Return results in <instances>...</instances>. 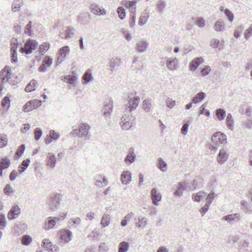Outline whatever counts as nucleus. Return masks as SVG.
I'll return each instance as SVG.
<instances>
[{
    "label": "nucleus",
    "instance_id": "obj_1",
    "mask_svg": "<svg viewBox=\"0 0 252 252\" xmlns=\"http://www.w3.org/2000/svg\"><path fill=\"white\" fill-rule=\"evenodd\" d=\"M91 126L87 123H82L79 126V129H74L72 133H75L79 138H84L85 139H89L91 135L90 132Z\"/></svg>",
    "mask_w": 252,
    "mask_h": 252
},
{
    "label": "nucleus",
    "instance_id": "obj_2",
    "mask_svg": "<svg viewBox=\"0 0 252 252\" xmlns=\"http://www.w3.org/2000/svg\"><path fill=\"white\" fill-rule=\"evenodd\" d=\"M62 197V195L59 193L54 194L50 196L47 202V204L51 212H55L59 208Z\"/></svg>",
    "mask_w": 252,
    "mask_h": 252
},
{
    "label": "nucleus",
    "instance_id": "obj_3",
    "mask_svg": "<svg viewBox=\"0 0 252 252\" xmlns=\"http://www.w3.org/2000/svg\"><path fill=\"white\" fill-rule=\"evenodd\" d=\"M38 46L37 42L35 40L29 39L25 43L24 46L21 47L20 52L28 55L34 50Z\"/></svg>",
    "mask_w": 252,
    "mask_h": 252
},
{
    "label": "nucleus",
    "instance_id": "obj_4",
    "mask_svg": "<svg viewBox=\"0 0 252 252\" xmlns=\"http://www.w3.org/2000/svg\"><path fill=\"white\" fill-rule=\"evenodd\" d=\"M60 223V219L57 217H48L44 224V229L49 230L51 229H55L58 227V224Z\"/></svg>",
    "mask_w": 252,
    "mask_h": 252
},
{
    "label": "nucleus",
    "instance_id": "obj_5",
    "mask_svg": "<svg viewBox=\"0 0 252 252\" xmlns=\"http://www.w3.org/2000/svg\"><path fill=\"white\" fill-rule=\"evenodd\" d=\"M211 140L216 145H225L227 143V138L225 134L218 131L212 136Z\"/></svg>",
    "mask_w": 252,
    "mask_h": 252
},
{
    "label": "nucleus",
    "instance_id": "obj_6",
    "mask_svg": "<svg viewBox=\"0 0 252 252\" xmlns=\"http://www.w3.org/2000/svg\"><path fill=\"white\" fill-rule=\"evenodd\" d=\"M42 101L38 99H33L28 101L23 107L25 112H29L41 106Z\"/></svg>",
    "mask_w": 252,
    "mask_h": 252
},
{
    "label": "nucleus",
    "instance_id": "obj_7",
    "mask_svg": "<svg viewBox=\"0 0 252 252\" xmlns=\"http://www.w3.org/2000/svg\"><path fill=\"white\" fill-rule=\"evenodd\" d=\"M70 49L68 46H64L61 48L58 51V57L56 61L57 65L62 63L66 58L67 55L69 54Z\"/></svg>",
    "mask_w": 252,
    "mask_h": 252
},
{
    "label": "nucleus",
    "instance_id": "obj_8",
    "mask_svg": "<svg viewBox=\"0 0 252 252\" xmlns=\"http://www.w3.org/2000/svg\"><path fill=\"white\" fill-rule=\"evenodd\" d=\"M90 10L92 13L96 16H105L107 13L106 10L102 6L96 3H93L91 5Z\"/></svg>",
    "mask_w": 252,
    "mask_h": 252
},
{
    "label": "nucleus",
    "instance_id": "obj_9",
    "mask_svg": "<svg viewBox=\"0 0 252 252\" xmlns=\"http://www.w3.org/2000/svg\"><path fill=\"white\" fill-rule=\"evenodd\" d=\"M60 243L65 244L71 240L72 232L68 229H62L59 232Z\"/></svg>",
    "mask_w": 252,
    "mask_h": 252
},
{
    "label": "nucleus",
    "instance_id": "obj_10",
    "mask_svg": "<svg viewBox=\"0 0 252 252\" xmlns=\"http://www.w3.org/2000/svg\"><path fill=\"white\" fill-rule=\"evenodd\" d=\"M133 117L130 115H125L121 119V125L123 129L127 130L132 126Z\"/></svg>",
    "mask_w": 252,
    "mask_h": 252
},
{
    "label": "nucleus",
    "instance_id": "obj_11",
    "mask_svg": "<svg viewBox=\"0 0 252 252\" xmlns=\"http://www.w3.org/2000/svg\"><path fill=\"white\" fill-rule=\"evenodd\" d=\"M241 220V216L239 213L231 214L223 216L221 220H225L229 224H233Z\"/></svg>",
    "mask_w": 252,
    "mask_h": 252
},
{
    "label": "nucleus",
    "instance_id": "obj_12",
    "mask_svg": "<svg viewBox=\"0 0 252 252\" xmlns=\"http://www.w3.org/2000/svg\"><path fill=\"white\" fill-rule=\"evenodd\" d=\"M229 154L227 149H221L217 157V162L220 165L224 163L228 159Z\"/></svg>",
    "mask_w": 252,
    "mask_h": 252
},
{
    "label": "nucleus",
    "instance_id": "obj_13",
    "mask_svg": "<svg viewBox=\"0 0 252 252\" xmlns=\"http://www.w3.org/2000/svg\"><path fill=\"white\" fill-rule=\"evenodd\" d=\"M167 68L171 71L177 70L179 68V63L177 58H166Z\"/></svg>",
    "mask_w": 252,
    "mask_h": 252
},
{
    "label": "nucleus",
    "instance_id": "obj_14",
    "mask_svg": "<svg viewBox=\"0 0 252 252\" xmlns=\"http://www.w3.org/2000/svg\"><path fill=\"white\" fill-rule=\"evenodd\" d=\"M154 101L151 98H145L142 102V108L146 113L151 112L154 107Z\"/></svg>",
    "mask_w": 252,
    "mask_h": 252
},
{
    "label": "nucleus",
    "instance_id": "obj_15",
    "mask_svg": "<svg viewBox=\"0 0 252 252\" xmlns=\"http://www.w3.org/2000/svg\"><path fill=\"white\" fill-rule=\"evenodd\" d=\"M122 63V60L119 57L112 58L109 62V69L111 72H114Z\"/></svg>",
    "mask_w": 252,
    "mask_h": 252
},
{
    "label": "nucleus",
    "instance_id": "obj_16",
    "mask_svg": "<svg viewBox=\"0 0 252 252\" xmlns=\"http://www.w3.org/2000/svg\"><path fill=\"white\" fill-rule=\"evenodd\" d=\"M53 63V59L49 56H46L43 61L41 65L38 67V70L40 72H45L47 68L51 66Z\"/></svg>",
    "mask_w": 252,
    "mask_h": 252
},
{
    "label": "nucleus",
    "instance_id": "obj_17",
    "mask_svg": "<svg viewBox=\"0 0 252 252\" xmlns=\"http://www.w3.org/2000/svg\"><path fill=\"white\" fill-rule=\"evenodd\" d=\"M204 59L202 57H197L193 59L189 65V69L191 71H195L197 70L198 67L204 62Z\"/></svg>",
    "mask_w": 252,
    "mask_h": 252
},
{
    "label": "nucleus",
    "instance_id": "obj_18",
    "mask_svg": "<svg viewBox=\"0 0 252 252\" xmlns=\"http://www.w3.org/2000/svg\"><path fill=\"white\" fill-rule=\"evenodd\" d=\"M135 159L136 155L134 153V148L131 147L127 152V154L124 159V161L126 164L130 165L134 162Z\"/></svg>",
    "mask_w": 252,
    "mask_h": 252
},
{
    "label": "nucleus",
    "instance_id": "obj_19",
    "mask_svg": "<svg viewBox=\"0 0 252 252\" xmlns=\"http://www.w3.org/2000/svg\"><path fill=\"white\" fill-rule=\"evenodd\" d=\"M57 159L55 154L48 153L46 156V165L52 169H54L56 164Z\"/></svg>",
    "mask_w": 252,
    "mask_h": 252
},
{
    "label": "nucleus",
    "instance_id": "obj_20",
    "mask_svg": "<svg viewBox=\"0 0 252 252\" xmlns=\"http://www.w3.org/2000/svg\"><path fill=\"white\" fill-rule=\"evenodd\" d=\"M10 159L7 157H3L0 158V176H3V170L8 168L10 165Z\"/></svg>",
    "mask_w": 252,
    "mask_h": 252
},
{
    "label": "nucleus",
    "instance_id": "obj_21",
    "mask_svg": "<svg viewBox=\"0 0 252 252\" xmlns=\"http://www.w3.org/2000/svg\"><path fill=\"white\" fill-rule=\"evenodd\" d=\"M139 101L140 97L139 96H135L129 98L127 104L129 111L131 112L135 110L139 105Z\"/></svg>",
    "mask_w": 252,
    "mask_h": 252
},
{
    "label": "nucleus",
    "instance_id": "obj_22",
    "mask_svg": "<svg viewBox=\"0 0 252 252\" xmlns=\"http://www.w3.org/2000/svg\"><path fill=\"white\" fill-rule=\"evenodd\" d=\"M108 184V181L104 176L98 175L95 178V185L98 188H101Z\"/></svg>",
    "mask_w": 252,
    "mask_h": 252
},
{
    "label": "nucleus",
    "instance_id": "obj_23",
    "mask_svg": "<svg viewBox=\"0 0 252 252\" xmlns=\"http://www.w3.org/2000/svg\"><path fill=\"white\" fill-rule=\"evenodd\" d=\"M188 184V182L187 181L179 183L177 189L174 192V195L178 197L182 196L183 191L185 190L187 188Z\"/></svg>",
    "mask_w": 252,
    "mask_h": 252
},
{
    "label": "nucleus",
    "instance_id": "obj_24",
    "mask_svg": "<svg viewBox=\"0 0 252 252\" xmlns=\"http://www.w3.org/2000/svg\"><path fill=\"white\" fill-rule=\"evenodd\" d=\"M21 212V209L18 205H14L8 214V218L9 220H13L17 218Z\"/></svg>",
    "mask_w": 252,
    "mask_h": 252
},
{
    "label": "nucleus",
    "instance_id": "obj_25",
    "mask_svg": "<svg viewBox=\"0 0 252 252\" xmlns=\"http://www.w3.org/2000/svg\"><path fill=\"white\" fill-rule=\"evenodd\" d=\"M151 194L153 203L155 205H158V202L160 201L161 199L160 193L158 191L157 188H153L151 190Z\"/></svg>",
    "mask_w": 252,
    "mask_h": 252
},
{
    "label": "nucleus",
    "instance_id": "obj_26",
    "mask_svg": "<svg viewBox=\"0 0 252 252\" xmlns=\"http://www.w3.org/2000/svg\"><path fill=\"white\" fill-rule=\"evenodd\" d=\"M149 16V10L148 9V8H146L141 14L138 21V25L140 26H143L145 25L147 23Z\"/></svg>",
    "mask_w": 252,
    "mask_h": 252
},
{
    "label": "nucleus",
    "instance_id": "obj_27",
    "mask_svg": "<svg viewBox=\"0 0 252 252\" xmlns=\"http://www.w3.org/2000/svg\"><path fill=\"white\" fill-rule=\"evenodd\" d=\"M149 43L145 40H141L136 44V50L138 53H144L147 51Z\"/></svg>",
    "mask_w": 252,
    "mask_h": 252
},
{
    "label": "nucleus",
    "instance_id": "obj_28",
    "mask_svg": "<svg viewBox=\"0 0 252 252\" xmlns=\"http://www.w3.org/2000/svg\"><path fill=\"white\" fill-rule=\"evenodd\" d=\"M42 243L43 246L48 252H57L59 251V248L56 245H52L51 241L48 239H44Z\"/></svg>",
    "mask_w": 252,
    "mask_h": 252
},
{
    "label": "nucleus",
    "instance_id": "obj_29",
    "mask_svg": "<svg viewBox=\"0 0 252 252\" xmlns=\"http://www.w3.org/2000/svg\"><path fill=\"white\" fill-rule=\"evenodd\" d=\"M113 104L112 101H110L108 103L105 104L102 109L103 116L106 119L109 118L112 112Z\"/></svg>",
    "mask_w": 252,
    "mask_h": 252
},
{
    "label": "nucleus",
    "instance_id": "obj_30",
    "mask_svg": "<svg viewBox=\"0 0 252 252\" xmlns=\"http://www.w3.org/2000/svg\"><path fill=\"white\" fill-rule=\"evenodd\" d=\"M121 181L123 185H128L131 181V174L130 171L126 170L123 172L121 175Z\"/></svg>",
    "mask_w": 252,
    "mask_h": 252
},
{
    "label": "nucleus",
    "instance_id": "obj_31",
    "mask_svg": "<svg viewBox=\"0 0 252 252\" xmlns=\"http://www.w3.org/2000/svg\"><path fill=\"white\" fill-rule=\"evenodd\" d=\"M94 78L92 75V70L88 69L82 78V83L83 85H86L93 80Z\"/></svg>",
    "mask_w": 252,
    "mask_h": 252
},
{
    "label": "nucleus",
    "instance_id": "obj_32",
    "mask_svg": "<svg viewBox=\"0 0 252 252\" xmlns=\"http://www.w3.org/2000/svg\"><path fill=\"white\" fill-rule=\"evenodd\" d=\"M226 125L227 128L233 131L234 129V119L230 113L227 114L226 118Z\"/></svg>",
    "mask_w": 252,
    "mask_h": 252
},
{
    "label": "nucleus",
    "instance_id": "obj_33",
    "mask_svg": "<svg viewBox=\"0 0 252 252\" xmlns=\"http://www.w3.org/2000/svg\"><path fill=\"white\" fill-rule=\"evenodd\" d=\"M214 29L217 32L224 31L225 30L224 22L221 20H218L214 24Z\"/></svg>",
    "mask_w": 252,
    "mask_h": 252
},
{
    "label": "nucleus",
    "instance_id": "obj_34",
    "mask_svg": "<svg viewBox=\"0 0 252 252\" xmlns=\"http://www.w3.org/2000/svg\"><path fill=\"white\" fill-rule=\"evenodd\" d=\"M136 0L126 1V5L130 11L131 14H136Z\"/></svg>",
    "mask_w": 252,
    "mask_h": 252
},
{
    "label": "nucleus",
    "instance_id": "obj_35",
    "mask_svg": "<svg viewBox=\"0 0 252 252\" xmlns=\"http://www.w3.org/2000/svg\"><path fill=\"white\" fill-rule=\"evenodd\" d=\"M205 192L200 191L197 193H193L191 195V199L194 202H200L205 196Z\"/></svg>",
    "mask_w": 252,
    "mask_h": 252
},
{
    "label": "nucleus",
    "instance_id": "obj_36",
    "mask_svg": "<svg viewBox=\"0 0 252 252\" xmlns=\"http://www.w3.org/2000/svg\"><path fill=\"white\" fill-rule=\"evenodd\" d=\"M11 68L9 66H6L3 68L0 72V76L3 77H7V79H11Z\"/></svg>",
    "mask_w": 252,
    "mask_h": 252
},
{
    "label": "nucleus",
    "instance_id": "obj_37",
    "mask_svg": "<svg viewBox=\"0 0 252 252\" xmlns=\"http://www.w3.org/2000/svg\"><path fill=\"white\" fill-rule=\"evenodd\" d=\"M111 217L110 215L104 214L100 221V224L103 227L108 226L110 223Z\"/></svg>",
    "mask_w": 252,
    "mask_h": 252
},
{
    "label": "nucleus",
    "instance_id": "obj_38",
    "mask_svg": "<svg viewBox=\"0 0 252 252\" xmlns=\"http://www.w3.org/2000/svg\"><path fill=\"white\" fill-rule=\"evenodd\" d=\"M157 166L162 172H166L167 170V165L166 163L161 158L158 159Z\"/></svg>",
    "mask_w": 252,
    "mask_h": 252
},
{
    "label": "nucleus",
    "instance_id": "obj_39",
    "mask_svg": "<svg viewBox=\"0 0 252 252\" xmlns=\"http://www.w3.org/2000/svg\"><path fill=\"white\" fill-rule=\"evenodd\" d=\"M206 97V94L204 92H200L194 95L192 99V102L198 103L203 100Z\"/></svg>",
    "mask_w": 252,
    "mask_h": 252
},
{
    "label": "nucleus",
    "instance_id": "obj_40",
    "mask_svg": "<svg viewBox=\"0 0 252 252\" xmlns=\"http://www.w3.org/2000/svg\"><path fill=\"white\" fill-rule=\"evenodd\" d=\"M148 220L145 217L139 218L136 222V226L138 228L144 229L147 224Z\"/></svg>",
    "mask_w": 252,
    "mask_h": 252
},
{
    "label": "nucleus",
    "instance_id": "obj_41",
    "mask_svg": "<svg viewBox=\"0 0 252 252\" xmlns=\"http://www.w3.org/2000/svg\"><path fill=\"white\" fill-rule=\"evenodd\" d=\"M23 4V0H14L12 5V10L14 12L18 11Z\"/></svg>",
    "mask_w": 252,
    "mask_h": 252
},
{
    "label": "nucleus",
    "instance_id": "obj_42",
    "mask_svg": "<svg viewBox=\"0 0 252 252\" xmlns=\"http://www.w3.org/2000/svg\"><path fill=\"white\" fill-rule=\"evenodd\" d=\"M37 84V83L35 80H32L26 86L25 91L28 93L34 91L36 89Z\"/></svg>",
    "mask_w": 252,
    "mask_h": 252
},
{
    "label": "nucleus",
    "instance_id": "obj_43",
    "mask_svg": "<svg viewBox=\"0 0 252 252\" xmlns=\"http://www.w3.org/2000/svg\"><path fill=\"white\" fill-rule=\"evenodd\" d=\"M75 32V28L71 27H68L65 31V35L64 37L65 39H68L72 38L74 35V32ZM62 38H63V37H62Z\"/></svg>",
    "mask_w": 252,
    "mask_h": 252
},
{
    "label": "nucleus",
    "instance_id": "obj_44",
    "mask_svg": "<svg viewBox=\"0 0 252 252\" xmlns=\"http://www.w3.org/2000/svg\"><path fill=\"white\" fill-rule=\"evenodd\" d=\"M3 192L5 195L11 197L13 195L15 190L10 184H7L3 189Z\"/></svg>",
    "mask_w": 252,
    "mask_h": 252
},
{
    "label": "nucleus",
    "instance_id": "obj_45",
    "mask_svg": "<svg viewBox=\"0 0 252 252\" xmlns=\"http://www.w3.org/2000/svg\"><path fill=\"white\" fill-rule=\"evenodd\" d=\"M216 114L219 120L222 121L226 116V112L224 109L219 108L216 110Z\"/></svg>",
    "mask_w": 252,
    "mask_h": 252
},
{
    "label": "nucleus",
    "instance_id": "obj_46",
    "mask_svg": "<svg viewBox=\"0 0 252 252\" xmlns=\"http://www.w3.org/2000/svg\"><path fill=\"white\" fill-rule=\"evenodd\" d=\"M129 248V244L125 241L121 242L119 245L118 252H126Z\"/></svg>",
    "mask_w": 252,
    "mask_h": 252
},
{
    "label": "nucleus",
    "instance_id": "obj_47",
    "mask_svg": "<svg viewBox=\"0 0 252 252\" xmlns=\"http://www.w3.org/2000/svg\"><path fill=\"white\" fill-rule=\"evenodd\" d=\"M134 216V213L130 212L128 213L122 220L121 224L122 226H125L127 225V222L129 221L131 218Z\"/></svg>",
    "mask_w": 252,
    "mask_h": 252
},
{
    "label": "nucleus",
    "instance_id": "obj_48",
    "mask_svg": "<svg viewBox=\"0 0 252 252\" xmlns=\"http://www.w3.org/2000/svg\"><path fill=\"white\" fill-rule=\"evenodd\" d=\"M165 1L164 0H159L157 2V8L160 13H163L165 7Z\"/></svg>",
    "mask_w": 252,
    "mask_h": 252
},
{
    "label": "nucleus",
    "instance_id": "obj_49",
    "mask_svg": "<svg viewBox=\"0 0 252 252\" xmlns=\"http://www.w3.org/2000/svg\"><path fill=\"white\" fill-rule=\"evenodd\" d=\"M81 220L79 217H76L75 218H72L69 220L68 223L73 227H77L79 225L81 224Z\"/></svg>",
    "mask_w": 252,
    "mask_h": 252
},
{
    "label": "nucleus",
    "instance_id": "obj_50",
    "mask_svg": "<svg viewBox=\"0 0 252 252\" xmlns=\"http://www.w3.org/2000/svg\"><path fill=\"white\" fill-rule=\"evenodd\" d=\"M50 48V44L47 42H44L41 45L39 46V52L42 54L43 55Z\"/></svg>",
    "mask_w": 252,
    "mask_h": 252
},
{
    "label": "nucleus",
    "instance_id": "obj_51",
    "mask_svg": "<svg viewBox=\"0 0 252 252\" xmlns=\"http://www.w3.org/2000/svg\"><path fill=\"white\" fill-rule=\"evenodd\" d=\"M195 23L198 27L202 28L205 26V20L202 17H198L195 19Z\"/></svg>",
    "mask_w": 252,
    "mask_h": 252
},
{
    "label": "nucleus",
    "instance_id": "obj_52",
    "mask_svg": "<svg viewBox=\"0 0 252 252\" xmlns=\"http://www.w3.org/2000/svg\"><path fill=\"white\" fill-rule=\"evenodd\" d=\"M10 100L8 96H5L1 101V106L5 110H7L10 107Z\"/></svg>",
    "mask_w": 252,
    "mask_h": 252
},
{
    "label": "nucleus",
    "instance_id": "obj_53",
    "mask_svg": "<svg viewBox=\"0 0 252 252\" xmlns=\"http://www.w3.org/2000/svg\"><path fill=\"white\" fill-rule=\"evenodd\" d=\"M30 162V158H27L24 160L22 163V165L19 166V174H22L28 167Z\"/></svg>",
    "mask_w": 252,
    "mask_h": 252
},
{
    "label": "nucleus",
    "instance_id": "obj_54",
    "mask_svg": "<svg viewBox=\"0 0 252 252\" xmlns=\"http://www.w3.org/2000/svg\"><path fill=\"white\" fill-rule=\"evenodd\" d=\"M217 196V194H216L214 192L211 191L210 192L208 195H207L206 201L207 204H208L210 205L213 201V200L215 199L216 197Z\"/></svg>",
    "mask_w": 252,
    "mask_h": 252
},
{
    "label": "nucleus",
    "instance_id": "obj_55",
    "mask_svg": "<svg viewBox=\"0 0 252 252\" xmlns=\"http://www.w3.org/2000/svg\"><path fill=\"white\" fill-rule=\"evenodd\" d=\"M7 144V137L5 134H0V148L5 147Z\"/></svg>",
    "mask_w": 252,
    "mask_h": 252
},
{
    "label": "nucleus",
    "instance_id": "obj_56",
    "mask_svg": "<svg viewBox=\"0 0 252 252\" xmlns=\"http://www.w3.org/2000/svg\"><path fill=\"white\" fill-rule=\"evenodd\" d=\"M10 51L11 52V62L12 63H16L18 61L17 50L14 47H13L12 49H10Z\"/></svg>",
    "mask_w": 252,
    "mask_h": 252
},
{
    "label": "nucleus",
    "instance_id": "obj_57",
    "mask_svg": "<svg viewBox=\"0 0 252 252\" xmlns=\"http://www.w3.org/2000/svg\"><path fill=\"white\" fill-rule=\"evenodd\" d=\"M32 241V238L28 235L23 236L22 239V243L23 245L27 246L29 245Z\"/></svg>",
    "mask_w": 252,
    "mask_h": 252
},
{
    "label": "nucleus",
    "instance_id": "obj_58",
    "mask_svg": "<svg viewBox=\"0 0 252 252\" xmlns=\"http://www.w3.org/2000/svg\"><path fill=\"white\" fill-rule=\"evenodd\" d=\"M65 79H67V82L69 84H74L77 79V77L75 75H69L65 77Z\"/></svg>",
    "mask_w": 252,
    "mask_h": 252
},
{
    "label": "nucleus",
    "instance_id": "obj_59",
    "mask_svg": "<svg viewBox=\"0 0 252 252\" xmlns=\"http://www.w3.org/2000/svg\"><path fill=\"white\" fill-rule=\"evenodd\" d=\"M32 28V22L29 21L28 24L26 26L25 32V33L28 34L30 36H32L33 34Z\"/></svg>",
    "mask_w": 252,
    "mask_h": 252
},
{
    "label": "nucleus",
    "instance_id": "obj_60",
    "mask_svg": "<svg viewBox=\"0 0 252 252\" xmlns=\"http://www.w3.org/2000/svg\"><path fill=\"white\" fill-rule=\"evenodd\" d=\"M224 13L226 17H227L228 20L230 22H232L234 20V16L233 13L228 9L226 8L224 10Z\"/></svg>",
    "mask_w": 252,
    "mask_h": 252
},
{
    "label": "nucleus",
    "instance_id": "obj_61",
    "mask_svg": "<svg viewBox=\"0 0 252 252\" xmlns=\"http://www.w3.org/2000/svg\"><path fill=\"white\" fill-rule=\"evenodd\" d=\"M117 13L119 18L121 20H123L126 17L125 10L122 7H119L117 9Z\"/></svg>",
    "mask_w": 252,
    "mask_h": 252
},
{
    "label": "nucleus",
    "instance_id": "obj_62",
    "mask_svg": "<svg viewBox=\"0 0 252 252\" xmlns=\"http://www.w3.org/2000/svg\"><path fill=\"white\" fill-rule=\"evenodd\" d=\"M166 105L169 108H172L176 105V101L171 98H167L165 100Z\"/></svg>",
    "mask_w": 252,
    "mask_h": 252
},
{
    "label": "nucleus",
    "instance_id": "obj_63",
    "mask_svg": "<svg viewBox=\"0 0 252 252\" xmlns=\"http://www.w3.org/2000/svg\"><path fill=\"white\" fill-rule=\"evenodd\" d=\"M252 36V26H251L247 29L244 32V36L246 39H249Z\"/></svg>",
    "mask_w": 252,
    "mask_h": 252
},
{
    "label": "nucleus",
    "instance_id": "obj_64",
    "mask_svg": "<svg viewBox=\"0 0 252 252\" xmlns=\"http://www.w3.org/2000/svg\"><path fill=\"white\" fill-rule=\"evenodd\" d=\"M34 138L37 141L38 140L42 135V131L41 129L36 128L34 130Z\"/></svg>",
    "mask_w": 252,
    "mask_h": 252
}]
</instances>
